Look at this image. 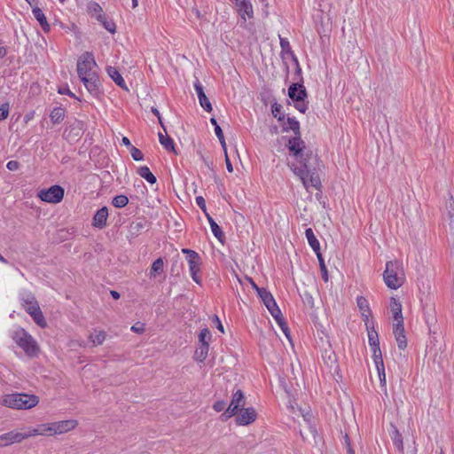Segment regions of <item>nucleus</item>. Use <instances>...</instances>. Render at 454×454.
Instances as JSON below:
<instances>
[{
    "instance_id": "nucleus-1",
    "label": "nucleus",
    "mask_w": 454,
    "mask_h": 454,
    "mask_svg": "<svg viewBox=\"0 0 454 454\" xmlns=\"http://www.w3.org/2000/svg\"><path fill=\"white\" fill-rule=\"evenodd\" d=\"M287 164L301 181L304 188L320 190L319 172L325 168L311 144H286Z\"/></svg>"
},
{
    "instance_id": "nucleus-2",
    "label": "nucleus",
    "mask_w": 454,
    "mask_h": 454,
    "mask_svg": "<svg viewBox=\"0 0 454 454\" xmlns=\"http://www.w3.org/2000/svg\"><path fill=\"white\" fill-rule=\"evenodd\" d=\"M39 403V397L33 394L11 393L0 396V405L12 410H30Z\"/></svg>"
},
{
    "instance_id": "nucleus-3",
    "label": "nucleus",
    "mask_w": 454,
    "mask_h": 454,
    "mask_svg": "<svg viewBox=\"0 0 454 454\" xmlns=\"http://www.w3.org/2000/svg\"><path fill=\"white\" fill-rule=\"evenodd\" d=\"M383 279L386 286L390 289L396 290L401 287L404 282L402 263L396 260L387 262Z\"/></svg>"
},
{
    "instance_id": "nucleus-4",
    "label": "nucleus",
    "mask_w": 454,
    "mask_h": 454,
    "mask_svg": "<svg viewBox=\"0 0 454 454\" xmlns=\"http://www.w3.org/2000/svg\"><path fill=\"white\" fill-rule=\"evenodd\" d=\"M12 338L27 356H35L38 354L37 342L25 329L16 327L12 332Z\"/></svg>"
},
{
    "instance_id": "nucleus-5",
    "label": "nucleus",
    "mask_w": 454,
    "mask_h": 454,
    "mask_svg": "<svg viewBox=\"0 0 454 454\" xmlns=\"http://www.w3.org/2000/svg\"><path fill=\"white\" fill-rule=\"evenodd\" d=\"M287 94L296 110L301 114H305L308 111V92L303 85L302 78H301V81L293 82L289 86Z\"/></svg>"
},
{
    "instance_id": "nucleus-6",
    "label": "nucleus",
    "mask_w": 454,
    "mask_h": 454,
    "mask_svg": "<svg viewBox=\"0 0 454 454\" xmlns=\"http://www.w3.org/2000/svg\"><path fill=\"white\" fill-rule=\"evenodd\" d=\"M182 253L187 255V262L189 266V272L192 279L198 285H201L202 280L200 276L201 271L202 261L200 254L192 249L183 248Z\"/></svg>"
},
{
    "instance_id": "nucleus-7",
    "label": "nucleus",
    "mask_w": 454,
    "mask_h": 454,
    "mask_svg": "<svg viewBox=\"0 0 454 454\" xmlns=\"http://www.w3.org/2000/svg\"><path fill=\"white\" fill-rule=\"evenodd\" d=\"M98 65L92 52H83L77 60V74L79 78L96 74Z\"/></svg>"
},
{
    "instance_id": "nucleus-8",
    "label": "nucleus",
    "mask_w": 454,
    "mask_h": 454,
    "mask_svg": "<svg viewBox=\"0 0 454 454\" xmlns=\"http://www.w3.org/2000/svg\"><path fill=\"white\" fill-rule=\"evenodd\" d=\"M246 403V397L244 393L238 389L236 390L231 396V401L228 406V408L223 411L221 415V419L223 421H226L231 419L232 416L236 415L239 411V407H243Z\"/></svg>"
},
{
    "instance_id": "nucleus-9",
    "label": "nucleus",
    "mask_w": 454,
    "mask_h": 454,
    "mask_svg": "<svg viewBox=\"0 0 454 454\" xmlns=\"http://www.w3.org/2000/svg\"><path fill=\"white\" fill-rule=\"evenodd\" d=\"M65 191L60 185L55 184L48 189H42L37 192V197L47 203L57 204L64 198Z\"/></svg>"
},
{
    "instance_id": "nucleus-10",
    "label": "nucleus",
    "mask_w": 454,
    "mask_h": 454,
    "mask_svg": "<svg viewBox=\"0 0 454 454\" xmlns=\"http://www.w3.org/2000/svg\"><path fill=\"white\" fill-rule=\"evenodd\" d=\"M87 91L95 98H99L104 95V90L98 74H91L80 78Z\"/></svg>"
},
{
    "instance_id": "nucleus-11",
    "label": "nucleus",
    "mask_w": 454,
    "mask_h": 454,
    "mask_svg": "<svg viewBox=\"0 0 454 454\" xmlns=\"http://www.w3.org/2000/svg\"><path fill=\"white\" fill-rule=\"evenodd\" d=\"M236 415V423L239 426H247L257 418L256 411L253 407L241 409Z\"/></svg>"
},
{
    "instance_id": "nucleus-12",
    "label": "nucleus",
    "mask_w": 454,
    "mask_h": 454,
    "mask_svg": "<svg viewBox=\"0 0 454 454\" xmlns=\"http://www.w3.org/2000/svg\"><path fill=\"white\" fill-rule=\"evenodd\" d=\"M54 435L68 433L78 426L76 419H66L52 422Z\"/></svg>"
},
{
    "instance_id": "nucleus-13",
    "label": "nucleus",
    "mask_w": 454,
    "mask_h": 454,
    "mask_svg": "<svg viewBox=\"0 0 454 454\" xmlns=\"http://www.w3.org/2000/svg\"><path fill=\"white\" fill-rule=\"evenodd\" d=\"M283 121V129L285 131H293L295 135L290 138L288 142H303L300 136V123L294 117H287L286 121Z\"/></svg>"
},
{
    "instance_id": "nucleus-14",
    "label": "nucleus",
    "mask_w": 454,
    "mask_h": 454,
    "mask_svg": "<svg viewBox=\"0 0 454 454\" xmlns=\"http://www.w3.org/2000/svg\"><path fill=\"white\" fill-rule=\"evenodd\" d=\"M193 87L199 98L200 106L207 113L212 112V105L204 92V89L199 79L193 82Z\"/></svg>"
},
{
    "instance_id": "nucleus-15",
    "label": "nucleus",
    "mask_w": 454,
    "mask_h": 454,
    "mask_svg": "<svg viewBox=\"0 0 454 454\" xmlns=\"http://www.w3.org/2000/svg\"><path fill=\"white\" fill-rule=\"evenodd\" d=\"M268 310L270 313V315L273 317V318L275 319L277 324L279 325L280 329L282 330V332L284 333L286 337L288 340H290L289 328L283 318L281 310L278 308V304L276 303L275 305L271 306L270 309H268Z\"/></svg>"
},
{
    "instance_id": "nucleus-16",
    "label": "nucleus",
    "mask_w": 454,
    "mask_h": 454,
    "mask_svg": "<svg viewBox=\"0 0 454 454\" xmlns=\"http://www.w3.org/2000/svg\"><path fill=\"white\" fill-rule=\"evenodd\" d=\"M237 9L238 13L244 21L247 19H251L254 16L253 6L249 0H239L233 3Z\"/></svg>"
},
{
    "instance_id": "nucleus-17",
    "label": "nucleus",
    "mask_w": 454,
    "mask_h": 454,
    "mask_svg": "<svg viewBox=\"0 0 454 454\" xmlns=\"http://www.w3.org/2000/svg\"><path fill=\"white\" fill-rule=\"evenodd\" d=\"M24 440L21 432L10 431L0 434V447L8 446L12 443H19Z\"/></svg>"
},
{
    "instance_id": "nucleus-18",
    "label": "nucleus",
    "mask_w": 454,
    "mask_h": 454,
    "mask_svg": "<svg viewBox=\"0 0 454 454\" xmlns=\"http://www.w3.org/2000/svg\"><path fill=\"white\" fill-rule=\"evenodd\" d=\"M32 13L35 19L39 22L43 32L48 33L51 30V26L48 23L43 10L37 5H35L32 9Z\"/></svg>"
},
{
    "instance_id": "nucleus-19",
    "label": "nucleus",
    "mask_w": 454,
    "mask_h": 454,
    "mask_svg": "<svg viewBox=\"0 0 454 454\" xmlns=\"http://www.w3.org/2000/svg\"><path fill=\"white\" fill-rule=\"evenodd\" d=\"M32 307H27V311L30 314V316L33 317L34 321L41 327L46 326V321L44 319V317L38 306V304H35Z\"/></svg>"
},
{
    "instance_id": "nucleus-20",
    "label": "nucleus",
    "mask_w": 454,
    "mask_h": 454,
    "mask_svg": "<svg viewBox=\"0 0 454 454\" xmlns=\"http://www.w3.org/2000/svg\"><path fill=\"white\" fill-rule=\"evenodd\" d=\"M106 73L110 76V78L116 83V85H118L120 88L125 90H129L123 77L114 67H107Z\"/></svg>"
},
{
    "instance_id": "nucleus-21",
    "label": "nucleus",
    "mask_w": 454,
    "mask_h": 454,
    "mask_svg": "<svg viewBox=\"0 0 454 454\" xmlns=\"http://www.w3.org/2000/svg\"><path fill=\"white\" fill-rule=\"evenodd\" d=\"M108 217V209L106 207H103L98 209L93 217V225L98 228H103L106 224Z\"/></svg>"
},
{
    "instance_id": "nucleus-22",
    "label": "nucleus",
    "mask_w": 454,
    "mask_h": 454,
    "mask_svg": "<svg viewBox=\"0 0 454 454\" xmlns=\"http://www.w3.org/2000/svg\"><path fill=\"white\" fill-rule=\"evenodd\" d=\"M389 309L392 313L393 319L395 321H400L403 319L402 313V304L395 297L390 298Z\"/></svg>"
},
{
    "instance_id": "nucleus-23",
    "label": "nucleus",
    "mask_w": 454,
    "mask_h": 454,
    "mask_svg": "<svg viewBox=\"0 0 454 454\" xmlns=\"http://www.w3.org/2000/svg\"><path fill=\"white\" fill-rule=\"evenodd\" d=\"M305 236L309 247L312 248V250L315 252L317 255H319V254L321 253L320 243L317 237L315 236L313 230L311 228H308L305 231Z\"/></svg>"
},
{
    "instance_id": "nucleus-24",
    "label": "nucleus",
    "mask_w": 454,
    "mask_h": 454,
    "mask_svg": "<svg viewBox=\"0 0 454 454\" xmlns=\"http://www.w3.org/2000/svg\"><path fill=\"white\" fill-rule=\"evenodd\" d=\"M225 155L226 168L229 172L233 171V167L230 160L229 151L238 154V149L235 144H221Z\"/></svg>"
},
{
    "instance_id": "nucleus-25",
    "label": "nucleus",
    "mask_w": 454,
    "mask_h": 454,
    "mask_svg": "<svg viewBox=\"0 0 454 454\" xmlns=\"http://www.w3.org/2000/svg\"><path fill=\"white\" fill-rule=\"evenodd\" d=\"M65 116L66 109L61 106L54 107L50 114V119L53 124L60 123L64 120Z\"/></svg>"
},
{
    "instance_id": "nucleus-26",
    "label": "nucleus",
    "mask_w": 454,
    "mask_h": 454,
    "mask_svg": "<svg viewBox=\"0 0 454 454\" xmlns=\"http://www.w3.org/2000/svg\"><path fill=\"white\" fill-rule=\"evenodd\" d=\"M446 210L450 231L452 235H454V200L452 198H450L447 202Z\"/></svg>"
},
{
    "instance_id": "nucleus-27",
    "label": "nucleus",
    "mask_w": 454,
    "mask_h": 454,
    "mask_svg": "<svg viewBox=\"0 0 454 454\" xmlns=\"http://www.w3.org/2000/svg\"><path fill=\"white\" fill-rule=\"evenodd\" d=\"M258 296L260 297L261 301L263 302L267 309L277 303L273 295L267 289L260 290Z\"/></svg>"
},
{
    "instance_id": "nucleus-28",
    "label": "nucleus",
    "mask_w": 454,
    "mask_h": 454,
    "mask_svg": "<svg viewBox=\"0 0 454 454\" xmlns=\"http://www.w3.org/2000/svg\"><path fill=\"white\" fill-rule=\"evenodd\" d=\"M279 44H280V48H281V57L282 59L285 58V55L287 54V55H290L291 56V59H294V56H296L294 52V51L292 50V47L290 45V42L287 38L286 37H279Z\"/></svg>"
},
{
    "instance_id": "nucleus-29",
    "label": "nucleus",
    "mask_w": 454,
    "mask_h": 454,
    "mask_svg": "<svg viewBox=\"0 0 454 454\" xmlns=\"http://www.w3.org/2000/svg\"><path fill=\"white\" fill-rule=\"evenodd\" d=\"M108 32L114 34L116 32V25L112 19H109L106 13L102 15V18L97 20Z\"/></svg>"
},
{
    "instance_id": "nucleus-30",
    "label": "nucleus",
    "mask_w": 454,
    "mask_h": 454,
    "mask_svg": "<svg viewBox=\"0 0 454 454\" xmlns=\"http://www.w3.org/2000/svg\"><path fill=\"white\" fill-rule=\"evenodd\" d=\"M137 174L151 184L156 183L157 181L155 176L150 171L147 166H142L138 168Z\"/></svg>"
},
{
    "instance_id": "nucleus-31",
    "label": "nucleus",
    "mask_w": 454,
    "mask_h": 454,
    "mask_svg": "<svg viewBox=\"0 0 454 454\" xmlns=\"http://www.w3.org/2000/svg\"><path fill=\"white\" fill-rule=\"evenodd\" d=\"M209 347L199 345L194 353V358L197 362L203 363L208 355Z\"/></svg>"
},
{
    "instance_id": "nucleus-32",
    "label": "nucleus",
    "mask_w": 454,
    "mask_h": 454,
    "mask_svg": "<svg viewBox=\"0 0 454 454\" xmlns=\"http://www.w3.org/2000/svg\"><path fill=\"white\" fill-rule=\"evenodd\" d=\"M198 338H199V345H204V346L209 347L210 342L212 340V333L208 330V328L205 327L200 330Z\"/></svg>"
},
{
    "instance_id": "nucleus-33",
    "label": "nucleus",
    "mask_w": 454,
    "mask_h": 454,
    "mask_svg": "<svg viewBox=\"0 0 454 454\" xmlns=\"http://www.w3.org/2000/svg\"><path fill=\"white\" fill-rule=\"evenodd\" d=\"M90 341L94 345H101L104 340H106V333L105 331H98L95 330L93 333H91L89 336Z\"/></svg>"
},
{
    "instance_id": "nucleus-34",
    "label": "nucleus",
    "mask_w": 454,
    "mask_h": 454,
    "mask_svg": "<svg viewBox=\"0 0 454 454\" xmlns=\"http://www.w3.org/2000/svg\"><path fill=\"white\" fill-rule=\"evenodd\" d=\"M88 10L91 17H94L96 20L102 18V15L105 13L102 7L96 2L90 3Z\"/></svg>"
},
{
    "instance_id": "nucleus-35",
    "label": "nucleus",
    "mask_w": 454,
    "mask_h": 454,
    "mask_svg": "<svg viewBox=\"0 0 454 454\" xmlns=\"http://www.w3.org/2000/svg\"><path fill=\"white\" fill-rule=\"evenodd\" d=\"M356 305L360 314L368 313V311L372 310L368 300L362 295L356 297Z\"/></svg>"
},
{
    "instance_id": "nucleus-36",
    "label": "nucleus",
    "mask_w": 454,
    "mask_h": 454,
    "mask_svg": "<svg viewBox=\"0 0 454 454\" xmlns=\"http://www.w3.org/2000/svg\"><path fill=\"white\" fill-rule=\"evenodd\" d=\"M368 333V342L370 348L380 346L379 335L374 328L366 329Z\"/></svg>"
},
{
    "instance_id": "nucleus-37",
    "label": "nucleus",
    "mask_w": 454,
    "mask_h": 454,
    "mask_svg": "<svg viewBox=\"0 0 454 454\" xmlns=\"http://www.w3.org/2000/svg\"><path fill=\"white\" fill-rule=\"evenodd\" d=\"M39 434L42 436H53V426L52 422L43 423L38 425Z\"/></svg>"
},
{
    "instance_id": "nucleus-38",
    "label": "nucleus",
    "mask_w": 454,
    "mask_h": 454,
    "mask_svg": "<svg viewBox=\"0 0 454 454\" xmlns=\"http://www.w3.org/2000/svg\"><path fill=\"white\" fill-rule=\"evenodd\" d=\"M129 203V198L126 195L121 194L113 198L112 204L117 208H122Z\"/></svg>"
},
{
    "instance_id": "nucleus-39",
    "label": "nucleus",
    "mask_w": 454,
    "mask_h": 454,
    "mask_svg": "<svg viewBox=\"0 0 454 454\" xmlns=\"http://www.w3.org/2000/svg\"><path fill=\"white\" fill-rule=\"evenodd\" d=\"M371 349L372 351V359L375 364V367H379V365L381 366L382 364H384L380 346L371 348Z\"/></svg>"
},
{
    "instance_id": "nucleus-40",
    "label": "nucleus",
    "mask_w": 454,
    "mask_h": 454,
    "mask_svg": "<svg viewBox=\"0 0 454 454\" xmlns=\"http://www.w3.org/2000/svg\"><path fill=\"white\" fill-rule=\"evenodd\" d=\"M282 106L277 102L271 105V113L279 121L285 120V114L281 113Z\"/></svg>"
},
{
    "instance_id": "nucleus-41",
    "label": "nucleus",
    "mask_w": 454,
    "mask_h": 454,
    "mask_svg": "<svg viewBox=\"0 0 454 454\" xmlns=\"http://www.w3.org/2000/svg\"><path fill=\"white\" fill-rule=\"evenodd\" d=\"M164 262L161 258L155 260L151 267V275H155L163 271Z\"/></svg>"
},
{
    "instance_id": "nucleus-42",
    "label": "nucleus",
    "mask_w": 454,
    "mask_h": 454,
    "mask_svg": "<svg viewBox=\"0 0 454 454\" xmlns=\"http://www.w3.org/2000/svg\"><path fill=\"white\" fill-rule=\"evenodd\" d=\"M372 310L368 311V313H361V317L364 323L365 328H374L375 327V321L372 319Z\"/></svg>"
},
{
    "instance_id": "nucleus-43",
    "label": "nucleus",
    "mask_w": 454,
    "mask_h": 454,
    "mask_svg": "<svg viewBox=\"0 0 454 454\" xmlns=\"http://www.w3.org/2000/svg\"><path fill=\"white\" fill-rule=\"evenodd\" d=\"M211 229V231L213 233V235L219 240V241H223V239H224V233L223 231H222V229L220 228V226L215 223V224H213L212 227H210Z\"/></svg>"
},
{
    "instance_id": "nucleus-44",
    "label": "nucleus",
    "mask_w": 454,
    "mask_h": 454,
    "mask_svg": "<svg viewBox=\"0 0 454 454\" xmlns=\"http://www.w3.org/2000/svg\"><path fill=\"white\" fill-rule=\"evenodd\" d=\"M21 301L27 305L26 309L27 307H32L34 305L33 303L37 304L35 297L29 293L22 294Z\"/></svg>"
},
{
    "instance_id": "nucleus-45",
    "label": "nucleus",
    "mask_w": 454,
    "mask_h": 454,
    "mask_svg": "<svg viewBox=\"0 0 454 454\" xmlns=\"http://www.w3.org/2000/svg\"><path fill=\"white\" fill-rule=\"evenodd\" d=\"M317 257L319 261L320 270L322 272V278H323L324 281L326 282V281H328V273H327V269L325 264V262H324L321 253L319 254V255H317Z\"/></svg>"
},
{
    "instance_id": "nucleus-46",
    "label": "nucleus",
    "mask_w": 454,
    "mask_h": 454,
    "mask_svg": "<svg viewBox=\"0 0 454 454\" xmlns=\"http://www.w3.org/2000/svg\"><path fill=\"white\" fill-rule=\"evenodd\" d=\"M393 333H394V335L405 333L403 319H402L400 321H395V324H394V325H393Z\"/></svg>"
},
{
    "instance_id": "nucleus-47",
    "label": "nucleus",
    "mask_w": 454,
    "mask_h": 454,
    "mask_svg": "<svg viewBox=\"0 0 454 454\" xmlns=\"http://www.w3.org/2000/svg\"><path fill=\"white\" fill-rule=\"evenodd\" d=\"M130 154L134 160L139 161L144 160L143 153L135 146L130 147Z\"/></svg>"
},
{
    "instance_id": "nucleus-48",
    "label": "nucleus",
    "mask_w": 454,
    "mask_h": 454,
    "mask_svg": "<svg viewBox=\"0 0 454 454\" xmlns=\"http://www.w3.org/2000/svg\"><path fill=\"white\" fill-rule=\"evenodd\" d=\"M21 435L24 436V440L33 436L40 435L38 426L35 427L27 428L26 432L21 433Z\"/></svg>"
},
{
    "instance_id": "nucleus-49",
    "label": "nucleus",
    "mask_w": 454,
    "mask_h": 454,
    "mask_svg": "<svg viewBox=\"0 0 454 454\" xmlns=\"http://www.w3.org/2000/svg\"><path fill=\"white\" fill-rule=\"evenodd\" d=\"M395 338L400 349H404L407 347V339L405 333L395 335Z\"/></svg>"
},
{
    "instance_id": "nucleus-50",
    "label": "nucleus",
    "mask_w": 454,
    "mask_h": 454,
    "mask_svg": "<svg viewBox=\"0 0 454 454\" xmlns=\"http://www.w3.org/2000/svg\"><path fill=\"white\" fill-rule=\"evenodd\" d=\"M10 106L8 103H4L0 106V121L5 120L9 115Z\"/></svg>"
},
{
    "instance_id": "nucleus-51",
    "label": "nucleus",
    "mask_w": 454,
    "mask_h": 454,
    "mask_svg": "<svg viewBox=\"0 0 454 454\" xmlns=\"http://www.w3.org/2000/svg\"><path fill=\"white\" fill-rule=\"evenodd\" d=\"M58 92L61 95H68L69 97L71 98H74L79 101H81V99L79 98H77L71 90L70 89L68 88L67 85L66 86H63V87H59V90H58Z\"/></svg>"
},
{
    "instance_id": "nucleus-52",
    "label": "nucleus",
    "mask_w": 454,
    "mask_h": 454,
    "mask_svg": "<svg viewBox=\"0 0 454 454\" xmlns=\"http://www.w3.org/2000/svg\"><path fill=\"white\" fill-rule=\"evenodd\" d=\"M197 206L203 211L204 214H207V206L206 200L202 196H197L195 199Z\"/></svg>"
},
{
    "instance_id": "nucleus-53",
    "label": "nucleus",
    "mask_w": 454,
    "mask_h": 454,
    "mask_svg": "<svg viewBox=\"0 0 454 454\" xmlns=\"http://www.w3.org/2000/svg\"><path fill=\"white\" fill-rule=\"evenodd\" d=\"M378 375L381 384H386V374H385V367L384 364L379 367H376Z\"/></svg>"
},
{
    "instance_id": "nucleus-54",
    "label": "nucleus",
    "mask_w": 454,
    "mask_h": 454,
    "mask_svg": "<svg viewBox=\"0 0 454 454\" xmlns=\"http://www.w3.org/2000/svg\"><path fill=\"white\" fill-rule=\"evenodd\" d=\"M131 331L136 333H143L145 332V325L137 322L131 326Z\"/></svg>"
},
{
    "instance_id": "nucleus-55",
    "label": "nucleus",
    "mask_w": 454,
    "mask_h": 454,
    "mask_svg": "<svg viewBox=\"0 0 454 454\" xmlns=\"http://www.w3.org/2000/svg\"><path fill=\"white\" fill-rule=\"evenodd\" d=\"M225 402L224 401H217L215 402L214 404H213V409L217 411V412H220L224 410L225 408Z\"/></svg>"
},
{
    "instance_id": "nucleus-56",
    "label": "nucleus",
    "mask_w": 454,
    "mask_h": 454,
    "mask_svg": "<svg viewBox=\"0 0 454 454\" xmlns=\"http://www.w3.org/2000/svg\"><path fill=\"white\" fill-rule=\"evenodd\" d=\"M212 321L213 323L215 325L216 328L221 332V333H224V328H223V325L220 320V318L215 315L212 318Z\"/></svg>"
},
{
    "instance_id": "nucleus-57",
    "label": "nucleus",
    "mask_w": 454,
    "mask_h": 454,
    "mask_svg": "<svg viewBox=\"0 0 454 454\" xmlns=\"http://www.w3.org/2000/svg\"><path fill=\"white\" fill-rule=\"evenodd\" d=\"M215 133L219 142H225L223 132L219 125H216V127H215Z\"/></svg>"
},
{
    "instance_id": "nucleus-58",
    "label": "nucleus",
    "mask_w": 454,
    "mask_h": 454,
    "mask_svg": "<svg viewBox=\"0 0 454 454\" xmlns=\"http://www.w3.org/2000/svg\"><path fill=\"white\" fill-rule=\"evenodd\" d=\"M167 152L173 153L174 154H177V149L176 148V144H162Z\"/></svg>"
},
{
    "instance_id": "nucleus-59",
    "label": "nucleus",
    "mask_w": 454,
    "mask_h": 454,
    "mask_svg": "<svg viewBox=\"0 0 454 454\" xmlns=\"http://www.w3.org/2000/svg\"><path fill=\"white\" fill-rule=\"evenodd\" d=\"M295 65V74L300 76V79L302 78L301 77V68L300 67V64H299V60H298V58L296 56H294V59H292Z\"/></svg>"
},
{
    "instance_id": "nucleus-60",
    "label": "nucleus",
    "mask_w": 454,
    "mask_h": 454,
    "mask_svg": "<svg viewBox=\"0 0 454 454\" xmlns=\"http://www.w3.org/2000/svg\"><path fill=\"white\" fill-rule=\"evenodd\" d=\"M7 168L11 171H15L19 168L20 164L16 160H10L6 165Z\"/></svg>"
},
{
    "instance_id": "nucleus-61",
    "label": "nucleus",
    "mask_w": 454,
    "mask_h": 454,
    "mask_svg": "<svg viewBox=\"0 0 454 454\" xmlns=\"http://www.w3.org/2000/svg\"><path fill=\"white\" fill-rule=\"evenodd\" d=\"M394 443L398 447L403 445L402 435L399 434V432L397 430H395V436L394 437Z\"/></svg>"
},
{
    "instance_id": "nucleus-62",
    "label": "nucleus",
    "mask_w": 454,
    "mask_h": 454,
    "mask_svg": "<svg viewBox=\"0 0 454 454\" xmlns=\"http://www.w3.org/2000/svg\"><path fill=\"white\" fill-rule=\"evenodd\" d=\"M248 280H249L252 287L256 291L258 295H259V291L260 290H264L265 289L263 287H259L251 278H249Z\"/></svg>"
},
{
    "instance_id": "nucleus-63",
    "label": "nucleus",
    "mask_w": 454,
    "mask_h": 454,
    "mask_svg": "<svg viewBox=\"0 0 454 454\" xmlns=\"http://www.w3.org/2000/svg\"><path fill=\"white\" fill-rule=\"evenodd\" d=\"M159 142H174V141L168 136H167L165 137L161 133H159Z\"/></svg>"
},
{
    "instance_id": "nucleus-64",
    "label": "nucleus",
    "mask_w": 454,
    "mask_h": 454,
    "mask_svg": "<svg viewBox=\"0 0 454 454\" xmlns=\"http://www.w3.org/2000/svg\"><path fill=\"white\" fill-rule=\"evenodd\" d=\"M206 217H207V220L210 225V227H212L213 224H215V221L213 219V217L207 212V214H205Z\"/></svg>"
}]
</instances>
